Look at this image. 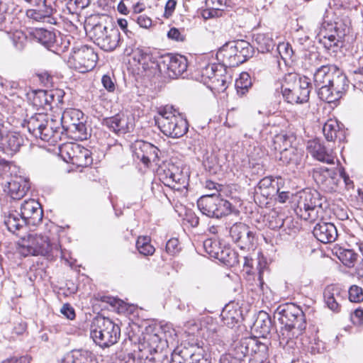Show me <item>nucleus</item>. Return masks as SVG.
Instances as JSON below:
<instances>
[{
    "mask_svg": "<svg viewBox=\"0 0 363 363\" xmlns=\"http://www.w3.org/2000/svg\"><path fill=\"white\" fill-rule=\"evenodd\" d=\"M313 82L319 98L327 103H333L342 98L349 87L345 74L333 65H323L313 74Z\"/></svg>",
    "mask_w": 363,
    "mask_h": 363,
    "instance_id": "f257e3e1",
    "label": "nucleus"
},
{
    "mask_svg": "<svg viewBox=\"0 0 363 363\" xmlns=\"http://www.w3.org/2000/svg\"><path fill=\"white\" fill-rule=\"evenodd\" d=\"M277 313L279 320L284 325L279 334L281 344H288L289 340L301 335L306 329L305 315L298 306L292 303L280 306Z\"/></svg>",
    "mask_w": 363,
    "mask_h": 363,
    "instance_id": "f03ea898",
    "label": "nucleus"
},
{
    "mask_svg": "<svg viewBox=\"0 0 363 363\" xmlns=\"http://www.w3.org/2000/svg\"><path fill=\"white\" fill-rule=\"evenodd\" d=\"M155 121L161 132L169 138H182L189 130V123L184 116L170 106L160 107Z\"/></svg>",
    "mask_w": 363,
    "mask_h": 363,
    "instance_id": "7ed1b4c3",
    "label": "nucleus"
},
{
    "mask_svg": "<svg viewBox=\"0 0 363 363\" xmlns=\"http://www.w3.org/2000/svg\"><path fill=\"white\" fill-rule=\"evenodd\" d=\"M284 101L291 104H304L309 99L311 92L309 79L296 73H288L280 82Z\"/></svg>",
    "mask_w": 363,
    "mask_h": 363,
    "instance_id": "20e7f679",
    "label": "nucleus"
},
{
    "mask_svg": "<svg viewBox=\"0 0 363 363\" xmlns=\"http://www.w3.org/2000/svg\"><path fill=\"white\" fill-rule=\"evenodd\" d=\"M20 253L24 257L28 255L63 256L61 247L57 242H51L47 235L29 233L21 238L19 243Z\"/></svg>",
    "mask_w": 363,
    "mask_h": 363,
    "instance_id": "39448f33",
    "label": "nucleus"
},
{
    "mask_svg": "<svg viewBox=\"0 0 363 363\" xmlns=\"http://www.w3.org/2000/svg\"><path fill=\"white\" fill-rule=\"evenodd\" d=\"M60 125L59 122L49 119L43 113L35 114L26 123V127L31 135L51 145H55L61 140L63 130Z\"/></svg>",
    "mask_w": 363,
    "mask_h": 363,
    "instance_id": "423d86ee",
    "label": "nucleus"
},
{
    "mask_svg": "<svg viewBox=\"0 0 363 363\" xmlns=\"http://www.w3.org/2000/svg\"><path fill=\"white\" fill-rule=\"evenodd\" d=\"M322 197L315 190L306 189L296 196L294 211L301 218L314 221L323 210Z\"/></svg>",
    "mask_w": 363,
    "mask_h": 363,
    "instance_id": "0eeeda50",
    "label": "nucleus"
},
{
    "mask_svg": "<svg viewBox=\"0 0 363 363\" xmlns=\"http://www.w3.org/2000/svg\"><path fill=\"white\" fill-rule=\"evenodd\" d=\"M120 334L119 326L109 318H99L91 326L90 336L101 347H108L116 343Z\"/></svg>",
    "mask_w": 363,
    "mask_h": 363,
    "instance_id": "6e6552de",
    "label": "nucleus"
},
{
    "mask_svg": "<svg viewBox=\"0 0 363 363\" xmlns=\"http://www.w3.org/2000/svg\"><path fill=\"white\" fill-rule=\"evenodd\" d=\"M164 337V340L157 334L148 335L145 337V342L140 347L141 358L145 357L144 363H170L168 352L162 348L171 340L166 335Z\"/></svg>",
    "mask_w": 363,
    "mask_h": 363,
    "instance_id": "1a4fd4ad",
    "label": "nucleus"
},
{
    "mask_svg": "<svg viewBox=\"0 0 363 363\" xmlns=\"http://www.w3.org/2000/svg\"><path fill=\"white\" fill-rule=\"evenodd\" d=\"M89 33L94 43L105 51H113L119 45L120 32L111 23L99 22L91 26Z\"/></svg>",
    "mask_w": 363,
    "mask_h": 363,
    "instance_id": "9d476101",
    "label": "nucleus"
},
{
    "mask_svg": "<svg viewBox=\"0 0 363 363\" xmlns=\"http://www.w3.org/2000/svg\"><path fill=\"white\" fill-rule=\"evenodd\" d=\"M197 206L200 211L209 218H220L235 211L231 203L214 193L200 197Z\"/></svg>",
    "mask_w": 363,
    "mask_h": 363,
    "instance_id": "9b49d317",
    "label": "nucleus"
},
{
    "mask_svg": "<svg viewBox=\"0 0 363 363\" xmlns=\"http://www.w3.org/2000/svg\"><path fill=\"white\" fill-rule=\"evenodd\" d=\"M157 174L160 180L167 186L177 191L186 189L189 184L187 173L171 162L163 163L160 166Z\"/></svg>",
    "mask_w": 363,
    "mask_h": 363,
    "instance_id": "f8f14e48",
    "label": "nucleus"
},
{
    "mask_svg": "<svg viewBox=\"0 0 363 363\" xmlns=\"http://www.w3.org/2000/svg\"><path fill=\"white\" fill-rule=\"evenodd\" d=\"M60 152L66 162L78 167H86L93 162L91 151L77 143L62 144L60 146Z\"/></svg>",
    "mask_w": 363,
    "mask_h": 363,
    "instance_id": "ddd939ff",
    "label": "nucleus"
},
{
    "mask_svg": "<svg viewBox=\"0 0 363 363\" xmlns=\"http://www.w3.org/2000/svg\"><path fill=\"white\" fill-rule=\"evenodd\" d=\"M97 60L98 55L92 48L82 45L74 48L68 62L71 67L79 72L86 73L95 67Z\"/></svg>",
    "mask_w": 363,
    "mask_h": 363,
    "instance_id": "4468645a",
    "label": "nucleus"
},
{
    "mask_svg": "<svg viewBox=\"0 0 363 363\" xmlns=\"http://www.w3.org/2000/svg\"><path fill=\"white\" fill-rule=\"evenodd\" d=\"M157 67L160 72H164L169 78L174 79L181 76L186 70L187 60L180 55L169 54L162 57Z\"/></svg>",
    "mask_w": 363,
    "mask_h": 363,
    "instance_id": "2eb2a0df",
    "label": "nucleus"
},
{
    "mask_svg": "<svg viewBox=\"0 0 363 363\" xmlns=\"http://www.w3.org/2000/svg\"><path fill=\"white\" fill-rule=\"evenodd\" d=\"M132 147L134 157L145 165H148L151 161L155 162L159 158V149L150 143L138 140Z\"/></svg>",
    "mask_w": 363,
    "mask_h": 363,
    "instance_id": "dca6fc26",
    "label": "nucleus"
},
{
    "mask_svg": "<svg viewBox=\"0 0 363 363\" xmlns=\"http://www.w3.org/2000/svg\"><path fill=\"white\" fill-rule=\"evenodd\" d=\"M28 225H37L43 219L40 204L34 199L24 201L21 205V213Z\"/></svg>",
    "mask_w": 363,
    "mask_h": 363,
    "instance_id": "f3484780",
    "label": "nucleus"
},
{
    "mask_svg": "<svg viewBox=\"0 0 363 363\" xmlns=\"http://www.w3.org/2000/svg\"><path fill=\"white\" fill-rule=\"evenodd\" d=\"M307 150L315 160L327 164H334L335 156L332 150H328L320 140L315 139L309 140Z\"/></svg>",
    "mask_w": 363,
    "mask_h": 363,
    "instance_id": "a211bd4d",
    "label": "nucleus"
},
{
    "mask_svg": "<svg viewBox=\"0 0 363 363\" xmlns=\"http://www.w3.org/2000/svg\"><path fill=\"white\" fill-rule=\"evenodd\" d=\"M336 172L326 167H316L313 171V178L316 184L325 190H333L336 185Z\"/></svg>",
    "mask_w": 363,
    "mask_h": 363,
    "instance_id": "6ab92c4d",
    "label": "nucleus"
},
{
    "mask_svg": "<svg viewBox=\"0 0 363 363\" xmlns=\"http://www.w3.org/2000/svg\"><path fill=\"white\" fill-rule=\"evenodd\" d=\"M102 125L117 135L125 134L133 127L132 123L128 122V117L123 114L104 118Z\"/></svg>",
    "mask_w": 363,
    "mask_h": 363,
    "instance_id": "aec40b11",
    "label": "nucleus"
},
{
    "mask_svg": "<svg viewBox=\"0 0 363 363\" xmlns=\"http://www.w3.org/2000/svg\"><path fill=\"white\" fill-rule=\"evenodd\" d=\"M23 143V138L21 135L15 132L4 133L0 140V148L9 156H13L19 151Z\"/></svg>",
    "mask_w": 363,
    "mask_h": 363,
    "instance_id": "412c9836",
    "label": "nucleus"
},
{
    "mask_svg": "<svg viewBox=\"0 0 363 363\" xmlns=\"http://www.w3.org/2000/svg\"><path fill=\"white\" fill-rule=\"evenodd\" d=\"M313 235L323 243L334 242L337 237V231L332 223L320 222L315 225L313 230Z\"/></svg>",
    "mask_w": 363,
    "mask_h": 363,
    "instance_id": "4be33fe9",
    "label": "nucleus"
},
{
    "mask_svg": "<svg viewBox=\"0 0 363 363\" xmlns=\"http://www.w3.org/2000/svg\"><path fill=\"white\" fill-rule=\"evenodd\" d=\"M229 233L235 242H240L245 245L252 242L253 233L245 223H235L230 228Z\"/></svg>",
    "mask_w": 363,
    "mask_h": 363,
    "instance_id": "5701e85b",
    "label": "nucleus"
},
{
    "mask_svg": "<svg viewBox=\"0 0 363 363\" xmlns=\"http://www.w3.org/2000/svg\"><path fill=\"white\" fill-rule=\"evenodd\" d=\"M217 59L221 62L223 67H234L240 65L237 62L236 53L234 49V44L233 42L225 43L220 48L216 53Z\"/></svg>",
    "mask_w": 363,
    "mask_h": 363,
    "instance_id": "b1692460",
    "label": "nucleus"
},
{
    "mask_svg": "<svg viewBox=\"0 0 363 363\" xmlns=\"http://www.w3.org/2000/svg\"><path fill=\"white\" fill-rule=\"evenodd\" d=\"M303 151L296 147L284 150L283 152L276 155V158L286 165L298 166L302 162Z\"/></svg>",
    "mask_w": 363,
    "mask_h": 363,
    "instance_id": "393cba45",
    "label": "nucleus"
},
{
    "mask_svg": "<svg viewBox=\"0 0 363 363\" xmlns=\"http://www.w3.org/2000/svg\"><path fill=\"white\" fill-rule=\"evenodd\" d=\"M250 357L255 363H263L268 358V347L256 338L250 337Z\"/></svg>",
    "mask_w": 363,
    "mask_h": 363,
    "instance_id": "a878e982",
    "label": "nucleus"
},
{
    "mask_svg": "<svg viewBox=\"0 0 363 363\" xmlns=\"http://www.w3.org/2000/svg\"><path fill=\"white\" fill-rule=\"evenodd\" d=\"M133 59L141 65L143 70H147L157 67V64L152 54L147 48H138L132 50Z\"/></svg>",
    "mask_w": 363,
    "mask_h": 363,
    "instance_id": "bb28decb",
    "label": "nucleus"
},
{
    "mask_svg": "<svg viewBox=\"0 0 363 363\" xmlns=\"http://www.w3.org/2000/svg\"><path fill=\"white\" fill-rule=\"evenodd\" d=\"M324 300L327 306L334 312L340 311V304L339 303L341 298L340 288L330 285L328 286L323 293Z\"/></svg>",
    "mask_w": 363,
    "mask_h": 363,
    "instance_id": "cd10ccee",
    "label": "nucleus"
},
{
    "mask_svg": "<svg viewBox=\"0 0 363 363\" xmlns=\"http://www.w3.org/2000/svg\"><path fill=\"white\" fill-rule=\"evenodd\" d=\"M65 363H98L95 355L86 350H74L68 353Z\"/></svg>",
    "mask_w": 363,
    "mask_h": 363,
    "instance_id": "c85d7f7f",
    "label": "nucleus"
},
{
    "mask_svg": "<svg viewBox=\"0 0 363 363\" xmlns=\"http://www.w3.org/2000/svg\"><path fill=\"white\" fill-rule=\"evenodd\" d=\"M223 323L229 328H233L241 318L240 311L233 304L226 305L220 314Z\"/></svg>",
    "mask_w": 363,
    "mask_h": 363,
    "instance_id": "c756f323",
    "label": "nucleus"
},
{
    "mask_svg": "<svg viewBox=\"0 0 363 363\" xmlns=\"http://www.w3.org/2000/svg\"><path fill=\"white\" fill-rule=\"evenodd\" d=\"M83 120V113L78 109H68L63 112L60 125L63 130L75 125Z\"/></svg>",
    "mask_w": 363,
    "mask_h": 363,
    "instance_id": "7c9ffc66",
    "label": "nucleus"
},
{
    "mask_svg": "<svg viewBox=\"0 0 363 363\" xmlns=\"http://www.w3.org/2000/svg\"><path fill=\"white\" fill-rule=\"evenodd\" d=\"M35 38L43 45L51 50V48L57 47L56 34L45 29H38L34 33Z\"/></svg>",
    "mask_w": 363,
    "mask_h": 363,
    "instance_id": "2f4dec72",
    "label": "nucleus"
},
{
    "mask_svg": "<svg viewBox=\"0 0 363 363\" xmlns=\"http://www.w3.org/2000/svg\"><path fill=\"white\" fill-rule=\"evenodd\" d=\"M4 224L10 232L16 233V232L21 228H23L27 223L20 213L16 211H11L5 216Z\"/></svg>",
    "mask_w": 363,
    "mask_h": 363,
    "instance_id": "473e14b6",
    "label": "nucleus"
},
{
    "mask_svg": "<svg viewBox=\"0 0 363 363\" xmlns=\"http://www.w3.org/2000/svg\"><path fill=\"white\" fill-rule=\"evenodd\" d=\"M234 49L236 53L237 62L240 64L246 62L253 54L251 45L245 40L233 41Z\"/></svg>",
    "mask_w": 363,
    "mask_h": 363,
    "instance_id": "72a5a7b5",
    "label": "nucleus"
},
{
    "mask_svg": "<svg viewBox=\"0 0 363 363\" xmlns=\"http://www.w3.org/2000/svg\"><path fill=\"white\" fill-rule=\"evenodd\" d=\"M274 183V179L271 177H266L262 179L255 188L256 194H260L266 198L274 196L277 189Z\"/></svg>",
    "mask_w": 363,
    "mask_h": 363,
    "instance_id": "f704fd0d",
    "label": "nucleus"
},
{
    "mask_svg": "<svg viewBox=\"0 0 363 363\" xmlns=\"http://www.w3.org/2000/svg\"><path fill=\"white\" fill-rule=\"evenodd\" d=\"M323 132L328 141H333L337 138L341 140L340 135L342 131L340 130L337 121H328L323 126Z\"/></svg>",
    "mask_w": 363,
    "mask_h": 363,
    "instance_id": "c9c22d12",
    "label": "nucleus"
},
{
    "mask_svg": "<svg viewBox=\"0 0 363 363\" xmlns=\"http://www.w3.org/2000/svg\"><path fill=\"white\" fill-rule=\"evenodd\" d=\"M254 41L257 45V49L262 53L270 51L274 46L272 37L264 33L255 34L254 35Z\"/></svg>",
    "mask_w": 363,
    "mask_h": 363,
    "instance_id": "e433bc0d",
    "label": "nucleus"
},
{
    "mask_svg": "<svg viewBox=\"0 0 363 363\" xmlns=\"http://www.w3.org/2000/svg\"><path fill=\"white\" fill-rule=\"evenodd\" d=\"M249 340V337L242 339L235 345L233 352L230 353L239 362L243 360L245 357H250V351Z\"/></svg>",
    "mask_w": 363,
    "mask_h": 363,
    "instance_id": "4c0bfd02",
    "label": "nucleus"
},
{
    "mask_svg": "<svg viewBox=\"0 0 363 363\" xmlns=\"http://www.w3.org/2000/svg\"><path fill=\"white\" fill-rule=\"evenodd\" d=\"M8 189L11 198L16 200L23 198L28 190V187L25 182L22 184L18 181L11 180L8 182Z\"/></svg>",
    "mask_w": 363,
    "mask_h": 363,
    "instance_id": "58836bf2",
    "label": "nucleus"
},
{
    "mask_svg": "<svg viewBox=\"0 0 363 363\" xmlns=\"http://www.w3.org/2000/svg\"><path fill=\"white\" fill-rule=\"evenodd\" d=\"M225 70L223 67L218 70V73L214 79L209 83L208 86L212 90L216 92H223L226 88L227 85V77L224 74Z\"/></svg>",
    "mask_w": 363,
    "mask_h": 363,
    "instance_id": "ea45409f",
    "label": "nucleus"
},
{
    "mask_svg": "<svg viewBox=\"0 0 363 363\" xmlns=\"http://www.w3.org/2000/svg\"><path fill=\"white\" fill-rule=\"evenodd\" d=\"M65 131L70 134V136L74 139L79 140H86L89 135L86 126L83 120L75 124V125L71 126V128L65 130Z\"/></svg>",
    "mask_w": 363,
    "mask_h": 363,
    "instance_id": "a19ab883",
    "label": "nucleus"
},
{
    "mask_svg": "<svg viewBox=\"0 0 363 363\" xmlns=\"http://www.w3.org/2000/svg\"><path fill=\"white\" fill-rule=\"evenodd\" d=\"M335 33H332L328 35H324L323 39V43L325 47L330 49L333 47H339V43L342 42V39L345 35L343 30H340L337 26L334 27Z\"/></svg>",
    "mask_w": 363,
    "mask_h": 363,
    "instance_id": "79ce46f5",
    "label": "nucleus"
},
{
    "mask_svg": "<svg viewBox=\"0 0 363 363\" xmlns=\"http://www.w3.org/2000/svg\"><path fill=\"white\" fill-rule=\"evenodd\" d=\"M223 67L220 64H208L201 69V76L202 81L207 85L216 77L218 70Z\"/></svg>",
    "mask_w": 363,
    "mask_h": 363,
    "instance_id": "37998d69",
    "label": "nucleus"
},
{
    "mask_svg": "<svg viewBox=\"0 0 363 363\" xmlns=\"http://www.w3.org/2000/svg\"><path fill=\"white\" fill-rule=\"evenodd\" d=\"M293 136L287 135L286 134L277 135L274 139L273 147L275 151L280 153L284 150L291 147Z\"/></svg>",
    "mask_w": 363,
    "mask_h": 363,
    "instance_id": "c03bdc74",
    "label": "nucleus"
},
{
    "mask_svg": "<svg viewBox=\"0 0 363 363\" xmlns=\"http://www.w3.org/2000/svg\"><path fill=\"white\" fill-rule=\"evenodd\" d=\"M255 329L262 335L269 333L271 328V320L267 313H260L254 323Z\"/></svg>",
    "mask_w": 363,
    "mask_h": 363,
    "instance_id": "a18cd8bd",
    "label": "nucleus"
},
{
    "mask_svg": "<svg viewBox=\"0 0 363 363\" xmlns=\"http://www.w3.org/2000/svg\"><path fill=\"white\" fill-rule=\"evenodd\" d=\"M136 247L139 252L145 256L153 255L155 247L150 244V238L148 236H140L136 242Z\"/></svg>",
    "mask_w": 363,
    "mask_h": 363,
    "instance_id": "49530a36",
    "label": "nucleus"
},
{
    "mask_svg": "<svg viewBox=\"0 0 363 363\" xmlns=\"http://www.w3.org/2000/svg\"><path fill=\"white\" fill-rule=\"evenodd\" d=\"M203 247L206 252L211 257L220 259H224V257L222 256L224 252L221 251V254L220 255V248L216 241L213 240L212 239H207L203 242Z\"/></svg>",
    "mask_w": 363,
    "mask_h": 363,
    "instance_id": "de8ad7c7",
    "label": "nucleus"
},
{
    "mask_svg": "<svg viewBox=\"0 0 363 363\" xmlns=\"http://www.w3.org/2000/svg\"><path fill=\"white\" fill-rule=\"evenodd\" d=\"M235 85L238 92H241V94H243L252 85L250 74L247 72H242L240 74V77L236 79Z\"/></svg>",
    "mask_w": 363,
    "mask_h": 363,
    "instance_id": "09e8293b",
    "label": "nucleus"
},
{
    "mask_svg": "<svg viewBox=\"0 0 363 363\" xmlns=\"http://www.w3.org/2000/svg\"><path fill=\"white\" fill-rule=\"evenodd\" d=\"M357 254L352 250H343L340 252L339 259L349 267L354 266L357 259Z\"/></svg>",
    "mask_w": 363,
    "mask_h": 363,
    "instance_id": "8fccbe9b",
    "label": "nucleus"
},
{
    "mask_svg": "<svg viewBox=\"0 0 363 363\" xmlns=\"http://www.w3.org/2000/svg\"><path fill=\"white\" fill-rule=\"evenodd\" d=\"M284 213L277 211L271 212L268 217L269 227L273 230L281 228L284 225Z\"/></svg>",
    "mask_w": 363,
    "mask_h": 363,
    "instance_id": "3c124183",
    "label": "nucleus"
},
{
    "mask_svg": "<svg viewBox=\"0 0 363 363\" xmlns=\"http://www.w3.org/2000/svg\"><path fill=\"white\" fill-rule=\"evenodd\" d=\"M9 37L13 42V46L17 50H22L26 43V36L21 30H16L11 34H9Z\"/></svg>",
    "mask_w": 363,
    "mask_h": 363,
    "instance_id": "603ef678",
    "label": "nucleus"
},
{
    "mask_svg": "<svg viewBox=\"0 0 363 363\" xmlns=\"http://www.w3.org/2000/svg\"><path fill=\"white\" fill-rule=\"evenodd\" d=\"M349 299L351 302L359 303L363 301V290L357 285L350 286L348 291Z\"/></svg>",
    "mask_w": 363,
    "mask_h": 363,
    "instance_id": "864d4df0",
    "label": "nucleus"
},
{
    "mask_svg": "<svg viewBox=\"0 0 363 363\" xmlns=\"http://www.w3.org/2000/svg\"><path fill=\"white\" fill-rule=\"evenodd\" d=\"M284 225L281 228H283L284 231H285L287 234H291V233H296L298 229V225L296 221H294V218L291 216H284Z\"/></svg>",
    "mask_w": 363,
    "mask_h": 363,
    "instance_id": "5fc2aeb1",
    "label": "nucleus"
},
{
    "mask_svg": "<svg viewBox=\"0 0 363 363\" xmlns=\"http://www.w3.org/2000/svg\"><path fill=\"white\" fill-rule=\"evenodd\" d=\"M45 7L46 8V10L45 11L44 13H43L40 11L29 9L27 11L26 15L28 18L39 21L45 17L49 16L52 13V9L51 7L47 8V6Z\"/></svg>",
    "mask_w": 363,
    "mask_h": 363,
    "instance_id": "6e6d98bb",
    "label": "nucleus"
},
{
    "mask_svg": "<svg viewBox=\"0 0 363 363\" xmlns=\"http://www.w3.org/2000/svg\"><path fill=\"white\" fill-rule=\"evenodd\" d=\"M277 50L281 57L286 60L290 59L293 55V50L289 43H281L277 46Z\"/></svg>",
    "mask_w": 363,
    "mask_h": 363,
    "instance_id": "4d7b16f0",
    "label": "nucleus"
},
{
    "mask_svg": "<svg viewBox=\"0 0 363 363\" xmlns=\"http://www.w3.org/2000/svg\"><path fill=\"white\" fill-rule=\"evenodd\" d=\"M56 40H57V47L51 48V51L58 53L60 52L65 51L69 45V42L66 38H63L60 33L56 35Z\"/></svg>",
    "mask_w": 363,
    "mask_h": 363,
    "instance_id": "13d9d810",
    "label": "nucleus"
},
{
    "mask_svg": "<svg viewBox=\"0 0 363 363\" xmlns=\"http://www.w3.org/2000/svg\"><path fill=\"white\" fill-rule=\"evenodd\" d=\"M350 319L352 323L357 326H361L363 324V310L360 307L355 309L350 315Z\"/></svg>",
    "mask_w": 363,
    "mask_h": 363,
    "instance_id": "bf43d9fd",
    "label": "nucleus"
},
{
    "mask_svg": "<svg viewBox=\"0 0 363 363\" xmlns=\"http://www.w3.org/2000/svg\"><path fill=\"white\" fill-rule=\"evenodd\" d=\"M227 0H206L207 7H211L220 13L226 6Z\"/></svg>",
    "mask_w": 363,
    "mask_h": 363,
    "instance_id": "052dcab7",
    "label": "nucleus"
},
{
    "mask_svg": "<svg viewBox=\"0 0 363 363\" xmlns=\"http://www.w3.org/2000/svg\"><path fill=\"white\" fill-rule=\"evenodd\" d=\"M351 78L354 86L363 85V72L359 67L352 71Z\"/></svg>",
    "mask_w": 363,
    "mask_h": 363,
    "instance_id": "680f3d73",
    "label": "nucleus"
},
{
    "mask_svg": "<svg viewBox=\"0 0 363 363\" xmlns=\"http://www.w3.org/2000/svg\"><path fill=\"white\" fill-rule=\"evenodd\" d=\"M179 240L177 238L169 239L166 244V251L170 255L178 252Z\"/></svg>",
    "mask_w": 363,
    "mask_h": 363,
    "instance_id": "e2e57ef3",
    "label": "nucleus"
},
{
    "mask_svg": "<svg viewBox=\"0 0 363 363\" xmlns=\"http://www.w3.org/2000/svg\"><path fill=\"white\" fill-rule=\"evenodd\" d=\"M136 22L141 28H148L152 26V19L146 15H140L135 18Z\"/></svg>",
    "mask_w": 363,
    "mask_h": 363,
    "instance_id": "0e129e2a",
    "label": "nucleus"
},
{
    "mask_svg": "<svg viewBox=\"0 0 363 363\" xmlns=\"http://www.w3.org/2000/svg\"><path fill=\"white\" fill-rule=\"evenodd\" d=\"M101 83L108 91L113 92L115 90V84L109 75H104L101 79Z\"/></svg>",
    "mask_w": 363,
    "mask_h": 363,
    "instance_id": "69168bd1",
    "label": "nucleus"
},
{
    "mask_svg": "<svg viewBox=\"0 0 363 363\" xmlns=\"http://www.w3.org/2000/svg\"><path fill=\"white\" fill-rule=\"evenodd\" d=\"M61 313L69 320H73L75 318L74 308L68 303L64 304L60 310Z\"/></svg>",
    "mask_w": 363,
    "mask_h": 363,
    "instance_id": "338daca9",
    "label": "nucleus"
},
{
    "mask_svg": "<svg viewBox=\"0 0 363 363\" xmlns=\"http://www.w3.org/2000/svg\"><path fill=\"white\" fill-rule=\"evenodd\" d=\"M167 37L169 39L176 40V41H184V37L180 33L179 30L176 28H172L167 33Z\"/></svg>",
    "mask_w": 363,
    "mask_h": 363,
    "instance_id": "774afa93",
    "label": "nucleus"
}]
</instances>
